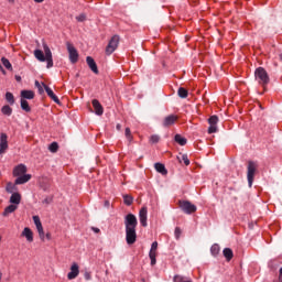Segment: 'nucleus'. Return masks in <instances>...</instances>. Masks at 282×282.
Wrapping results in <instances>:
<instances>
[{"mask_svg": "<svg viewBox=\"0 0 282 282\" xmlns=\"http://www.w3.org/2000/svg\"><path fill=\"white\" fill-rule=\"evenodd\" d=\"M124 226H126V241L128 246H133L135 241H138V234L135 232V228H138V218L133 214H128L124 217Z\"/></svg>", "mask_w": 282, "mask_h": 282, "instance_id": "nucleus-1", "label": "nucleus"}, {"mask_svg": "<svg viewBox=\"0 0 282 282\" xmlns=\"http://www.w3.org/2000/svg\"><path fill=\"white\" fill-rule=\"evenodd\" d=\"M256 80H258L259 85L265 89V86L270 84V76L268 72L263 67H258L254 72Z\"/></svg>", "mask_w": 282, "mask_h": 282, "instance_id": "nucleus-2", "label": "nucleus"}, {"mask_svg": "<svg viewBox=\"0 0 282 282\" xmlns=\"http://www.w3.org/2000/svg\"><path fill=\"white\" fill-rule=\"evenodd\" d=\"M118 45H120V35H113L106 46V55L111 56L118 50Z\"/></svg>", "mask_w": 282, "mask_h": 282, "instance_id": "nucleus-3", "label": "nucleus"}, {"mask_svg": "<svg viewBox=\"0 0 282 282\" xmlns=\"http://www.w3.org/2000/svg\"><path fill=\"white\" fill-rule=\"evenodd\" d=\"M257 162L249 161L247 166V180L250 187H252V182H254V174L257 173Z\"/></svg>", "mask_w": 282, "mask_h": 282, "instance_id": "nucleus-4", "label": "nucleus"}, {"mask_svg": "<svg viewBox=\"0 0 282 282\" xmlns=\"http://www.w3.org/2000/svg\"><path fill=\"white\" fill-rule=\"evenodd\" d=\"M178 205L183 213L186 215H193V213H197V206L193 205V203L188 200H180Z\"/></svg>", "mask_w": 282, "mask_h": 282, "instance_id": "nucleus-5", "label": "nucleus"}, {"mask_svg": "<svg viewBox=\"0 0 282 282\" xmlns=\"http://www.w3.org/2000/svg\"><path fill=\"white\" fill-rule=\"evenodd\" d=\"M67 52H68V57L69 61L73 65H76L78 63V50L70 42L66 43Z\"/></svg>", "mask_w": 282, "mask_h": 282, "instance_id": "nucleus-6", "label": "nucleus"}, {"mask_svg": "<svg viewBox=\"0 0 282 282\" xmlns=\"http://www.w3.org/2000/svg\"><path fill=\"white\" fill-rule=\"evenodd\" d=\"M44 53H45V61L47 63L46 67L47 69L54 67V59L52 58V50H50V46L47 44H43Z\"/></svg>", "mask_w": 282, "mask_h": 282, "instance_id": "nucleus-7", "label": "nucleus"}, {"mask_svg": "<svg viewBox=\"0 0 282 282\" xmlns=\"http://www.w3.org/2000/svg\"><path fill=\"white\" fill-rule=\"evenodd\" d=\"M219 122V117L216 115L209 117L208 119V133H217V123Z\"/></svg>", "mask_w": 282, "mask_h": 282, "instance_id": "nucleus-8", "label": "nucleus"}, {"mask_svg": "<svg viewBox=\"0 0 282 282\" xmlns=\"http://www.w3.org/2000/svg\"><path fill=\"white\" fill-rule=\"evenodd\" d=\"M177 120H180L177 115H169L163 119L162 124L165 128L173 127Z\"/></svg>", "mask_w": 282, "mask_h": 282, "instance_id": "nucleus-9", "label": "nucleus"}, {"mask_svg": "<svg viewBox=\"0 0 282 282\" xmlns=\"http://www.w3.org/2000/svg\"><path fill=\"white\" fill-rule=\"evenodd\" d=\"M148 208L147 206H143L140 212H139V220L141 226H143V228H147L148 224H147V219H148Z\"/></svg>", "mask_w": 282, "mask_h": 282, "instance_id": "nucleus-10", "label": "nucleus"}, {"mask_svg": "<svg viewBox=\"0 0 282 282\" xmlns=\"http://www.w3.org/2000/svg\"><path fill=\"white\" fill-rule=\"evenodd\" d=\"M8 151V134H0V155H3Z\"/></svg>", "mask_w": 282, "mask_h": 282, "instance_id": "nucleus-11", "label": "nucleus"}, {"mask_svg": "<svg viewBox=\"0 0 282 282\" xmlns=\"http://www.w3.org/2000/svg\"><path fill=\"white\" fill-rule=\"evenodd\" d=\"M48 98H51V100H53V102H55L56 105H61V99H58V97L54 94V90H52V88H50V86L42 84Z\"/></svg>", "mask_w": 282, "mask_h": 282, "instance_id": "nucleus-12", "label": "nucleus"}, {"mask_svg": "<svg viewBox=\"0 0 282 282\" xmlns=\"http://www.w3.org/2000/svg\"><path fill=\"white\" fill-rule=\"evenodd\" d=\"M28 173V166L25 164H19L13 169V177H19Z\"/></svg>", "mask_w": 282, "mask_h": 282, "instance_id": "nucleus-13", "label": "nucleus"}, {"mask_svg": "<svg viewBox=\"0 0 282 282\" xmlns=\"http://www.w3.org/2000/svg\"><path fill=\"white\" fill-rule=\"evenodd\" d=\"M78 274H80V270H79L78 263L75 262L70 267V272H68L67 279H69V281H72L73 279H76V276H78Z\"/></svg>", "mask_w": 282, "mask_h": 282, "instance_id": "nucleus-14", "label": "nucleus"}, {"mask_svg": "<svg viewBox=\"0 0 282 282\" xmlns=\"http://www.w3.org/2000/svg\"><path fill=\"white\" fill-rule=\"evenodd\" d=\"M86 63H87L89 69H91V72L94 74H99L98 65L96 64V61L94 59V57L87 56L86 57Z\"/></svg>", "mask_w": 282, "mask_h": 282, "instance_id": "nucleus-15", "label": "nucleus"}, {"mask_svg": "<svg viewBox=\"0 0 282 282\" xmlns=\"http://www.w3.org/2000/svg\"><path fill=\"white\" fill-rule=\"evenodd\" d=\"M91 104L95 109L96 116H102V113H105V108H102V105L100 104V101H98V99H93Z\"/></svg>", "mask_w": 282, "mask_h": 282, "instance_id": "nucleus-16", "label": "nucleus"}, {"mask_svg": "<svg viewBox=\"0 0 282 282\" xmlns=\"http://www.w3.org/2000/svg\"><path fill=\"white\" fill-rule=\"evenodd\" d=\"M21 237H25L29 243H32V241H34V232H32V229H30V227H25L23 229Z\"/></svg>", "mask_w": 282, "mask_h": 282, "instance_id": "nucleus-17", "label": "nucleus"}, {"mask_svg": "<svg viewBox=\"0 0 282 282\" xmlns=\"http://www.w3.org/2000/svg\"><path fill=\"white\" fill-rule=\"evenodd\" d=\"M31 180H32L31 174H22L15 178L14 184L15 185L28 184V182Z\"/></svg>", "mask_w": 282, "mask_h": 282, "instance_id": "nucleus-18", "label": "nucleus"}, {"mask_svg": "<svg viewBox=\"0 0 282 282\" xmlns=\"http://www.w3.org/2000/svg\"><path fill=\"white\" fill-rule=\"evenodd\" d=\"M21 99L23 100H34V91L32 90H22Z\"/></svg>", "mask_w": 282, "mask_h": 282, "instance_id": "nucleus-19", "label": "nucleus"}, {"mask_svg": "<svg viewBox=\"0 0 282 282\" xmlns=\"http://www.w3.org/2000/svg\"><path fill=\"white\" fill-rule=\"evenodd\" d=\"M154 169L158 173H161V175H167L169 171L166 170V166L162 163H155Z\"/></svg>", "mask_w": 282, "mask_h": 282, "instance_id": "nucleus-20", "label": "nucleus"}, {"mask_svg": "<svg viewBox=\"0 0 282 282\" xmlns=\"http://www.w3.org/2000/svg\"><path fill=\"white\" fill-rule=\"evenodd\" d=\"M40 186L43 191L47 192L50 188H52V181H50V178H43Z\"/></svg>", "mask_w": 282, "mask_h": 282, "instance_id": "nucleus-21", "label": "nucleus"}, {"mask_svg": "<svg viewBox=\"0 0 282 282\" xmlns=\"http://www.w3.org/2000/svg\"><path fill=\"white\" fill-rule=\"evenodd\" d=\"M10 204L19 206L21 204V194L19 193H13L10 197Z\"/></svg>", "mask_w": 282, "mask_h": 282, "instance_id": "nucleus-22", "label": "nucleus"}, {"mask_svg": "<svg viewBox=\"0 0 282 282\" xmlns=\"http://www.w3.org/2000/svg\"><path fill=\"white\" fill-rule=\"evenodd\" d=\"M174 141L177 144H180V147H186V142H188V140L186 138L182 137V134H175Z\"/></svg>", "mask_w": 282, "mask_h": 282, "instance_id": "nucleus-23", "label": "nucleus"}, {"mask_svg": "<svg viewBox=\"0 0 282 282\" xmlns=\"http://www.w3.org/2000/svg\"><path fill=\"white\" fill-rule=\"evenodd\" d=\"M34 56H35L36 59L40 61V63H45L46 55H45V53H43V51L35 50L34 51Z\"/></svg>", "mask_w": 282, "mask_h": 282, "instance_id": "nucleus-24", "label": "nucleus"}, {"mask_svg": "<svg viewBox=\"0 0 282 282\" xmlns=\"http://www.w3.org/2000/svg\"><path fill=\"white\" fill-rule=\"evenodd\" d=\"M223 254L227 261H232V257H235V254L232 253V249L230 248H225Z\"/></svg>", "mask_w": 282, "mask_h": 282, "instance_id": "nucleus-25", "label": "nucleus"}, {"mask_svg": "<svg viewBox=\"0 0 282 282\" xmlns=\"http://www.w3.org/2000/svg\"><path fill=\"white\" fill-rule=\"evenodd\" d=\"M17 205H9L4 208V212L2 213L3 217H8V215L14 213V210H17Z\"/></svg>", "mask_w": 282, "mask_h": 282, "instance_id": "nucleus-26", "label": "nucleus"}, {"mask_svg": "<svg viewBox=\"0 0 282 282\" xmlns=\"http://www.w3.org/2000/svg\"><path fill=\"white\" fill-rule=\"evenodd\" d=\"M20 105H21V109L23 111H26V113H30V111H32V108H30V104L28 102V100L21 99Z\"/></svg>", "mask_w": 282, "mask_h": 282, "instance_id": "nucleus-27", "label": "nucleus"}, {"mask_svg": "<svg viewBox=\"0 0 282 282\" xmlns=\"http://www.w3.org/2000/svg\"><path fill=\"white\" fill-rule=\"evenodd\" d=\"M173 281L174 282H193L191 278H186L184 275H174Z\"/></svg>", "mask_w": 282, "mask_h": 282, "instance_id": "nucleus-28", "label": "nucleus"}, {"mask_svg": "<svg viewBox=\"0 0 282 282\" xmlns=\"http://www.w3.org/2000/svg\"><path fill=\"white\" fill-rule=\"evenodd\" d=\"M177 160L180 163L184 162L185 166H188L191 164V160H188L187 154H181V156H177Z\"/></svg>", "mask_w": 282, "mask_h": 282, "instance_id": "nucleus-29", "label": "nucleus"}, {"mask_svg": "<svg viewBox=\"0 0 282 282\" xmlns=\"http://www.w3.org/2000/svg\"><path fill=\"white\" fill-rule=\"evenodd\" d=\"M1 63L6 67V69H8L9 72H12V64L10 63L9 58L2 57Z\"/></svg>", "mask_w": 282, "mask_h": 282, "instance_id": "nucleus-30", "label": "nucleus"}, {"mask_svg": "<svg viewBox=\"0 0 282 282\" xmlns=\"http://www.w3.org/2000/svg\"><path fill=\"white\" fill-rule=\"evenodd\" d=\"M123 204L126 206H131V204H133V196H131L129 194H124L123 195Z\"/></svg>", "mask_w": 282, "mask_h": 282, "instance_id": "nucleus-31", "label": "nucleus"}, {"mask_svg": "<svg viewBox=\"0 0 282 282\" xmlns=\"http://www.w3.org/2000/svg\"><path fill=\"white\" fill-rule=\"evenodd\" d=\"M177 95L180 96V98H188V90H186V88L184 87H180Z\"/></svg>", "mask_w": 282, "mask_h": 282, "instance_id": "nucleus-32", "label": "nucleus"}, {"mask_svg": "<svg viewBox=\"0 0 282 282\" xmlns=\"http://www.w3.org/2000/svg\"><path fill=\"white\" fill-rule=\"evenodd\" d=\"M149 257H150V260H151V265H155V263L158 262L155 260V257H158V251H153V250L150 249Z\"/></svg>", "mask_w": 282, "mask_h": 282, "instance_id": "nucleus-33", "label": "nucleus"}, {"mask_svg": "<svg viewBox=\"0 0 282 282\" xmlns=\"http://www.w3.org/2000/svg\"><path fill=\"white\" fill-rule=\"evenodd\" d=\"M3 116H12V108L9 105H6L1 109Z\"/></svg>", "mask_w": 282, "mask_h": 282, "instance_id": "nucleus-34", "label": "nucleus"}, {"mask_svg": "<svg viewBox=\"0 0 282 282\" xmlns=\"http://www.w3.org/2000/svg\"><path fill=\"white\" fill-rule=\"evenodd\" d=\"M36 230L39 232V237L42 241H45V231L43 230V225H41L40 227H36Z\"/></svg>", "mask_w": 282, "mask_h": 282, "instance_id": "nucleus-35", "label": "nucleus"}, {"mask_svg": "<svg viewBox=\"0 0 282 282\" xmlns=\"http://www.w3.org/2000/svg\"><path fill=\"white\" fill-rule=\"evenodd\" d=\"M6 100L9 102V105H14V95L12 93H7Z\"/></svg>", "mask_w": 282, "mask_h": 282, "instance_id": "nucleus-36", "label": "nucleus"}, {"mask_svg": "<svg viewBox=\"0 0 282 282\" xmlns=\"http://www.w3.org/2000/svg\"><path fill=\"white\" fill-rule=\"evenodd\" d=\"M48 151H51V153H56L58 151V143L57 142H52L48 145Z\"/></svg>", "mask_w": 282, "mask_h": 282, "instance_id": "nucleus-37", "label": "nucleus"}, {"mask_svg": "<svg viewBox=\"0 0 282 282\" xmlns=\"http://www.w3.org/2000/svg\"><path fill=\"white\" fill-rule=\"evenodd\" d=\"M7 193H14L17 191V184L8 183L6 187Z\"/></svg>", "mask_w": 282, "mask_h": 282, "instance_id": "nucleus-38", "label": "nucleus"}, {"mask_svg": "<svg viewBox=\"0 0 282 282\" xmlns=\"http://www.w3.org/2000/svg\"><path fill=\"white\" fill-rule=\"evenodd\" d=\"M219 245H213L212 248H210V252L213 254V257H217V254H219Z\"/></svg>", "mask_w": 282, "mask_h": 282, "instance_id": "nucleus-39", "label": "nucleus"}, {"mask_svg": "<svg viewBox=\"0 0 282 282\" xmlns=\"http://www.w3.org/2000/svg\"><path fill=\"white\" fill-rule=\"evenodd\" d=\"M35 87L41 96H43V94H45V89H43L44 86H43V84L41 85V83H39V80H35Z\"/></svg>", "mask_w": 282, "mask_h": 282, "instance_id": "nucleus-40", "label": "nucleus"}, {"mask_svg": "<svg viewBox=\"0 0 282 282\" xmlns=\"http://www.w3.org/2000/svg\"><path fill=\"white\" fill-rule=\"evenodd\" d=\"M126 138L129 142H133V134H131L130 128H126Z\"/></svg>", "mask_w": 282, "mask_h": 282, "instance_id": "nucleus-41", "label": "nucleus"}, {"mask_svg": "<svg viewBox=\"0 0 282 282\" xmlns=\"http://www.w3.org/2000/svg\"><path fill=\"white\" fill-rule=\"evenodd\" d=\"M150 142H151V144H158V142H160V135H158V134H152V135L150 137Z\"/></svg>", "mask_w": 282, "mask_h": 282, "instance_id": "nucleus-42", "label": "nucleus"}, {"mask_svg": "<svg viewBox=\"0 0 282 282\" xmlns=\"http://www.w3.org/2000/svg\"><path fill=\"white\" fill-rule=\"evenodd\" d=\"M54 202V196H47L46 198L43 199L42 204H45L46 206H50Z\"/></svg>", "mask_w": 282, "mask_h": 282, "instance_id": "nucleus-43", "label": "nucleus"}, {"mask_svg": "<svg viewBox=\"0 0 282 282\" xmlns=\"http://www.w3.org/2000/svg\"><path fill=\"white\" fill-rule=\"evenodd\" d=\"M33 221L36 228H39L40 226H43V224L41 223V218L39 216H33Z\"/></svg>", "mask_w": 282, "mask_h": 282, "instance_id": "nucleus-44", "label": "nucleus"}, {"mask_svg": "<svg viewBox=\"0 0 282 282\" xmlns=\"http://www.w3.org/2000/svg\"><path fill=\"white\" fill-rule=\"evenodd\" d=\"M76 21L83 23V21H87V15H85L84 13L79 14L76 17Z\"/></svg>", "mask_w": 282, "mask_h": 282, "instance_id": "nucleus-45", "label": "nucleus"}, {"mask_svg": "<svg viewBox=\"0 0 282 282\" xmlns=\"http://www.w3.org/2000/svg\"><path fill=\"white\" fill-rule=\"evenodd\" d=\"M175 239H180L182 237V229L180 227H176L174 230Z\"/></svg>", "mask_w": 282, "mask_h": 282, "instance_id": "nucleus-46", "label": "nucleus"}, {"mask_svg": "<svg viewBox=\"0 0 282 282\" xmlns=\"http://www.w3.org/2000/svg\"><path fill=\"white\" fill-rule=\"evenodd\" d=\"M84 279L86 280V281H91V272H85L84 273Z\"/></svg>", "mask_w": 282, "mask_h": 282, "instance_id": "nucleus-47", "label": "nucleus"}, {"mask_svg": "<svg viewBox=\"0 0 282 282\" xmlns=\"http://www.w3.org/2000/svg\"><path fill=\"white\" fill-rule=\"evenodd\" d=\"M150 250H153V251L158 252V241L152 242Z\"/></svg>", "mask_w": 282, "mask_h": 282, "instance_id": "nucleus-48", "label": "nucleus"}, {"mask_svg": "<svg viewBox=\"0 0 282 282\" xmlns=\"http://www.w3.org/2000/svg\"><path fill=\"white\" fill-rule=\"evenodd\" d=\"M91 230L93 232H96V234L100 232V229H98V227H91Z\"/></svg>", "mask_w": 282, "mask_h": 282, "instance_id": "nucleus-49", "label": "nucleus"}, {"mask_svg": "<svg viewBox=\"0 0 282 282\" xmlns=\"http://www.w3.org/2000/svg\"><path fill=\"white\" fill-rule=\"evenodd\" d=\"M104 206H105L106 208H109V206H110L109 200H105Z\"/></svg>", "mask_w": 282, "mask_h": 282, "instance_id": "nucleus-50", "label": "nucleus"}, {"mask_svg": "<svg viewBox=\"0 0 282 282\" xmlns=\"http://www.w3.org/2000/svg\"><path fill=\"white\" fill-rule=\"evenodd\" d=\"M15 80H17V83H21V76L15 75Z\"/></svg>", "mask_w": 282, "mask_h": 282, "instance_id": "nucleus-51", "label": "nucleus"}, {"mask_svg": "<svg viewBox=\"0 0 282 282\" xmlns=\"http://www.w3.org/2000/svg\"><path fill=\"white\" fill-rule=\"evenodd\" d=\"M0 72L6 76V69L1 66Z\"/></svg>", "mask_w": 282, "mask_h": 282, "instance_id": "nucleus-52", "label": "nucleus"}, {"mask_svg": "<svg viewBox=\"0 0 282 282\" xmlns=\"http://www.w3.org/2000/svg\"><path fill=\"white\" fill-rule=\"evenodd\" d=\"M122 129V126L120 123L117 124V130L120 131Z\"/></svg>", "mask_w": 282, "mask_h": 282, "instance_id": "nucleus-53", "label": "nucleus"}, {"mask_svg": "<svg viewBox=\"0 0 282 282\" xmlns=\"http://www.w3.org/2000/svg\"><path fill=\"white\" fill-rule=\"evenodd\" d=\"M46 239H48V241H50V239H52V235L46 234Z\"/></svg>", "mask_w": 282, "mask_h": 282, "instance_id": "nucleus-54", "label": "nucleus"}, {"mask_svg": "<svg viewBox=\"0 0 282 282\" xmlns=\"http://www.w3.org/2000/svg\"><path fill=\"white\" fill-rule=\"evenodd\" d=\"M35 1V3H43V1H45V0H34Z\"/></svg>", "mask_w": 282, "mask_h": 282, "instance_id": "nucleus-55", "label": "nucleus"}, {"mask_svg": "<svg viewBox=\"0 0 282 282\" xmlns=\"http://www.w3.org/2000/svg\"><path fill=\"white\" fill-rule=\"evenodd\" d=\"M1 67H2V66H1V64H0V69H1Z\"/></svg>", "mask_w": 282, "mask_h": 282, "instance_id": "nucleus-56", "label": "nucleus"}, {"mask_svg": "<svg viewBox=\"0 0 282 282\" xmlns=\"http://www.w3.org/2000/svg\"><path fill=\"white\" fill-rule=\"evenodd\" d=\"M0 241H1V236H0Z\"/></svg>", "mask_w": 282, "mask_h": 282, "instance_id": "nucleus-57", "label": "nucleus"}, {"mask_svg": "<svg viewBox=\"0 0 282 282\" xmlns=\"http://www.w3.org/2000/svg\"><path fill=\"white\" fill-rule=\"evenodd\" d=\"M0 280H1V274H0Z\"/></svg>", "mask_w": 282, "mask_h": 282, "instance_id": "nucleus-58", "label": "nucleus"}]
</instances>
